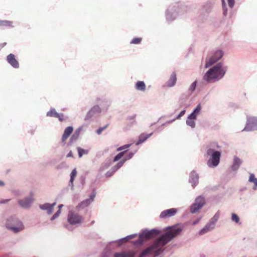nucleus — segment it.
<instances>
[{
  "instance_id": "4d7b16f0",
  "label": "nucleus",
  "mask_w": 257,
  "mask_h": 257,
  "mask_svg": "<svg viewBox=\"0 0 257 257\" xmlns=\"http://www.w3.org/2000/svg\"><path fill=\"white\" fill-rule=\"evenodd\" d=\"M66 157L67 158H70V157H73V154H72V152L71 151H70L68 153V154L67 155Z\"/></svg>"
},
{
  "instance_id": "79ce46f5",
  "label": "nucleus",
  "mask_w": 257,
  "mask_h": 257,
  "mask_svg": "<svg viewBox=\"0 0 257 257\" xmlns=\"http://www.w3.org/2000/svg\"><path fill=\"white\" fill-rule=\"evenodd\" d=\"M131 146V144H125L123 146H122L120 147H118L117 149V151H121L123 150H126L125 149H128L130 146Z\"/></svg>"
},
{
  "instance_id": "e2e57ef3",
  "label": "nucleus",
  "mask_w": 257,
  "mask_h": 257,
  "mask_svg": "<svg viewBox=\"0 0 257 257\" xmlns=\"http://www.w3.org/2000/svg\"><path fill=\"white\" fill-rule=\"evenodd\" d=\"M7 43H2L1 44H0V46H1V49L6 45Z\"/></svg>"
},
{
  "instance_id": "e433bc0d",
  "label": "nucleus",
  "mask_w": 257,
  "mask_h": 257,
  "mask_svg": "<svg viewBox=\"0 0 257 257\" xmlns=\"http://www.w3.org/2000/svg\"><path fill=\"white\" fill-rule=\"evenodd\" d=\"M231 220L236 223H238L239 222V217L236 213H232L231 214Z\"/></svg>"
},
{
  "instance_id": "aec40b11",
  "label": "nucleus",
  "mask_w": 257,
  "mask_h": 257,
  "mask_svg": "<svg viewBox=\"0 0 257 257\" xmlns=\"http://www.w3.org/2000/svg\"><path fill=\"white\" fill-rule=\"evenodd\" d=\"M241 163L242 161L238 157L234 156L233 164L231 167V170L233 171H236L239 168Z\"/></svg>"
},
{
  "instance_id": "a878e982",
  "label": "nucleus",
  "mask_w": 257,
  "mask_h": 257,
  "mask_svg": "<svg viewBox=\"0 0 257 257\" xmlns=\"http://www.w3.org/2000/svg\"><path fill=\"white\" fill-rule=\"evenodd\" d=\"M81 130L82 128L81 127H79L75 131L74 133L73 134V135L70 138L69 141L70 143H73V142L76 141V140L78 139L79 137Z\"/></svg>"
},
{
  "instance_id": "4468645a",
  "label": "nucleus",
  "mask_w": 257,
  "mask_h": 257,
  "mask_svg": "<svg viewBox=\"0 0 257 257\" xmlns=\"http://www.w3.org/2000/svg\"><path fill=\"white\" fill-rule=\"evenodd\" d=\"M177 212V209L175 208L165 210L162 211L160 214V218L165 219L174 216Z\"/></svg>"
},
{
  "instance_id": "ddd939ff",
  "label": "nucleus",
  "mask_w": 257,
  "mask_h": 257,
  "mask_svg": "<svg viewBox=\"0 0 257 257\" xmlns=\"http://www.w3.org/2000/svg\"><path fill=\"white\" fill-rule=\"evenodd\" d=\"M101 111V109L98 105H94L87 113L85 117V120H87L90 119L93 116L99 114Z\"/></svg>"
},
{
  "instance_id": "423d86ee",
  "label": "nucleus",
  "mask_w": 257,
  "mask_h": 257,
  "mask_svg": "<svg viewBox=\"0 0 257 257\" xmlns=\"http://www.w3.org/2000/svg\"><path fill=\"white\" fill-rule=\"evenodd\" d=\"M84 220L83 216L78 213L70 210L67 215V221L70 225H77L82 224Z\"/></svg>"
},
{
  "instance_id": "cd10ccee",
  "label": "nucleus",
  "mask_w": 257,
  "mask_h": 257,
  "mask_svg": "<svg viewBox=\"0 0 257 257\" xmlns=\"http://www.w3.org/2000/svg\"><path fill=\"white\" fill-rule=\"evenodd\" d=\"M39 208L43 210H47V213L49 215L53 213L52 207H50V204L49 203H45L43 204L39 205Z\"/></svg>"
},
{
  "instance_id": "2eb2a0df",
  "label": "nucleus",
  "mask_w": 257,
  "mask_h": 257,
  "mask_svg": "<svg viewBox=\"0 0 257 257\" xmlns=\"http://www.w3.org/2000/svg\"><path fill=\"white\" fill-rule=\"evenodd\" d=\"M137 236V234H133L127 235L122 238L117 239L116 240L111 241L109 243V244L112 243H116L118 246L121 245L124 242H127L130 239L135 238Z\"/></svg>"
},
{
  "instance_id": "052dcab7",
  "label": "nucleus",
  "mask_w": 257,
  "mask_h": 257,
  "mask_svg": "<svg viewBox=\"0 0 257 257\" xmlns=\"http://www.w3.org/2000/svg\"><path fill=\"white\" fill-rule=\"evenodd\" d=\"M69 186L71 187V189H73V182H72L71 183V180L70 179L69 182Z\"/></svg>"
},
{
  "instance_id": "f03ea898",
  "label": "nucleus",
  "mask_w": 257,
  "mask_h": 257,
  "mask_svg": "<svg viewBox=\"0 0 257 257\" xmlns=\"http://www.w3.org/2000/svg\"><path fill=\"white\" fill-rule=\"evenodd\" d=\"M227 70V66L220 62L206 71L203 76V80L208 83L218 82L223 78Z\"/></svg>"
},
{
  "instance_id": "49530a36",
  "label": "nucleus",
  "mask_w": 257,
  "mask_h": 257,
  "mask_svg": "<svg viewBox=\"0 0 257 257\" xmlns=\"http://www.w3.org/2000/svg\"><path fill=\"white\" fill-rule=\"evenodd\" d=\"M63 117L64 115L63 113H58L57 116H56V118H58L60 121L62 122L64 120Z\"/></svg>"
},
{
  "instance_id": "412c9836",
  "label": "nucleus",
  "mask_w": 257,
  "mask_h": 257,
  "mask_svg": "<svg viewBox=\"0 0 257 257\" xmlns=\"http://www.w3.org/2000/svg\"><path fill=\"white\" fill-rule=\"evenodd\" d=\"M214 4V3L212 1H207L203 6V11L207 14L210 13L213 9Z\"/></svg>"
},
{
  "instance_id": "37998d69",
  "label": "nucleus",
  "mask_w": 257,
  "mask_h": 257,
  "mask_svg": "<svg viewBox=\"0 0 257 257\" xmlns=\"http://www.w3.org/2000/svg\"><path fill=\"white\" fill-rule=\"evenodd\" d=\"M108 126V124H106L105 126L103 127H100L98 130L96 131V133L98 135H100L101 134L103 131L105 130Z\"/></svg>"
},
{
  "instance_id": "864d4df0",
  "label": "nucleus",
  "mask_w": 257,
  "mask_h": 257,
  "mask_svg": "<svg viewBox=\"0 0 257 257\" xmlns=\"http://www.w3.org/2000/svg\"><path fill=\"white\" fill-rule=\"evenodd\" d=\"M126 152H127V150H124V151H121V152H120V153H118V154L119 155L120 157L121 158H122V157L124 156V154H125Z\"/></svg>"
},
{
  "instance_id": "7ed1b4c3",
  "label": "nucleus",
  "mask_w": 257,
  "mask_h": 257,
  "mask_svg": "<svg viewBox=\"0 0 257 257\" xmlns=\"http://www.w3.org/2000/svg\"><path fill=\"white\" fill-rule=\"evenodd\" d=\"M186 11V7L183 3H176L170 5L166 11V18L168 22H172L182 15Z\"/></svg>"
},
{
  "instance_id": "20e7f679",
  "label": "nucleus",
  "mask_w": 257,
  "mask_h": 257,
  "mask_svg": "<svg viewBox=\"0 0 257 257\" xmlns=\"http://www.w3.org/2000/svg\"><path fill=\"white\" fill-rule=\"evenodd\" d=\"M6 227L15 233H18L25 229L23 223L16 215H12L7 219Z\"/></svg>"
},
{
  "instance_id": "de8ad7c7",
  "label": "nucleus",
  "mask_w": 257,
  "mask_h": 257,
  "mask_svg": "<svg viewBox=\"0 0 257 257\" xmlns=\"http://www.w3.org/2000/svg\"><path fill=\"white\" fill-rule=\"evenodd\" d=\"M219 216H220L219 211H217V212L214 214V215L212 217L214 219H215L216 221H217V220L219 219Z\"/></svg>"
},
{
  "instance_id": "c9c22d12",
  "label": "nucleus",
  "mask_w": 257,
  "mask_h": 257,
  "mask_svg": "<svg viewBox=\"0 0 257 257\" xmlns=\"http://www.w3.org/2000/svg\"><path fill=\"white\" fill-rule=\"evenodd\" d=\"M108 245L106 246V249L104 250L101 253L100 257H109L110 253V249H108Z\"/></svg>"
},
{
  "instance_id": "5701e85b",
  "label": "nucleus",
  "mask_w": 257,
  "mask_h": 257,
  "mask_svg": "<svg viewBox=\"0 0 257 257\" xmlns=\"http://www.w3.org/2000/svg\"><path fill=\"white\" fill-rule=\"evenodd\" d=\"M215 228V226L208 222L205 226L202 228L199 232V234L202 235L210 231Z\"/></svg>"
},
{
  "instance_id": "bf43d9fd",
  "label": "nucleus",
  "mask_w": 257,
  "mask_h": 257,
  "mask_svg": "<svg viewBox=\"0 0 257 257\" xmlns=\"http://www.w3.org/2000/svg\"><path fill=\"white\" fill-rule=\"evenodd\" d=\"M56 202H54L52 204H50V207H52V210L53 211L54 207L56 205Z\"/></svg>"
},
{
  "instance_id": "c03bdc74",
  "label": "nucleus",
  "mask_w": 257,
  "mask_h": 257,
  "mask_svg": "<svg viewBox=\"0 0 257 257\" xmlns=\"http://www.w3.org/2000/svg\"><path fill=\"white\" fill-rule=\"evenodd\" d=\"M228 6L230 8L232 9L233 8L235 4L234 0H227Z\"/></svg>"
},
{
  "instance_id": "b1692460",
  "label": "nucleus",
  "mask_w": 257,
  "mask_h": 257,
  "mask_svg": "<svg viewBox=\"0 0 257 257\" xmlns=\"http://www.w3.org/2000/svg\"><path fill=\"white\" fill-rule=\"evenodd\" d=\"M177 81L176 74L175 72H173L171 75L170 78L167 82V86L168 87H173Z\"/></svg>"
},
{
  "instance_id": "0eeeda50",
  "label": "nucleus",
  "mask_w": 257,
  "mask_h": 257,
  "mask_svg": "<svg viewBox=\"0 0 257 257\" xmlns=\"http://www.w3.org/2000/svg\"><path fill=\"white\" fill-rule=\"evenodd\" d=\"M257 131V116L247 115L244 128L242 131L254 132Z\"/></svg>"
},
{
  "instance_id": "5fc2aeb1",
  "label": "nucleus",
  "mask_w": 257,
  "mask_h": 257,
  "mask_svg": "<svg viewBox=\"0 0 257 257\" xmlns=\"http://www.w3.org/2000/svg\"><path fill=\"white\" fill-rule=\"evenodd\" d=\"M61 213V210H58L54 214V215L56 217V218L57 217H59V216L60 215Z\"/></svg>"
},
{
  "instance_id": "4be33fe9",
  "label": "nucleus",
  "mask_w": 257,
  "mask_h": 257,
  "mask_svg": "<svg viewBox=\"0 0 257 257\" xmlns=\"http://www.w3.org/2000/svg\"><path fill=\"white\" fill-rule=\"evenodd\" d=\"M73 131V128L71 126L67 127L64 132L62 137V141L65 142L72 134Z\"/></svg>"
},
{
  "instance_id": "f8f14e48",
  "label": "nucleus",
  "mask_w": 257,
  "mask_h": 257,
  "mask_svg": "<svg viewBox=\"0 0 257 257\" xmlns=\"http://www.w3.org/2000/svg\"><path fill=\"white\" fill-rule=\"evenodd\" d=\"M96 196V192L95 191H93L90 195L89 198H87L82 202H81L79 204L77 205L76 208L77 209L79 210L81 208H84L88 205H89L94 200V198Z\"/></svg>"
},
{
  "instance_id": "f704fd0d",
  "label": "nucleus",
  "mask_w": 257,
  "mask_h": 257,
  "mask_svg": "<svg viewBox=\"0 0 257 257\" xmlns=\"http://www.w3.org/2000/svg\"><path fill=\"white\" fill-rule=\"evenodd\" d=\"M125 163V160L124 161L123 159L121 160L119 162H118L115 166L112 167L114 170L116 171L119 169H120L123 165Z\"/></svg>"
},
{
  "instance_id": "c85d7f7f",
  "label": "nucleus",
  "mask_w": 257,
  "mask_h": 257,
  "mask_svg": "<svg viewBox=\"0 0 257 257\" xmlns=\"http://www.w3.org/2000/svg\"><path fill=\"white\" fill-rule=\"evenodd\" d=\"M248 181L253 183L252 189L253 190H256L257 189V178H255L254 174H250L248 178Z\"/></svg>"
},
{
  "instance_id": "8fccbe9b",
  "label": "nucleus",
  "mask_w": 257,
  "mask_h": 257,
  "mask_svg": "<svg viewBox=\"0 0 257 257\" xmlns=\"http://www.w3.org/2000/svg\"><path fill=\"white\" fill-rule=\"evenodd\" d=\"M216 222H217V221H216L215 219H214L213 217H212L210 219L209 222L215 226V224H216Z\"/></svg>"
},
{
  "instance_id": "c756f323",
  "label": "nucleus",
  "mask_w": 257,
  "mask_h": 257,
  "mask_svg": "<svg viewBox=\"0 0 257 257\" xmlns=\"http://www.w3.org/2000/svg\"><path fill=\"white\" fill-rule=\"evenodd\" d=\"M13 22L8 20H0V27H10L13 28Z\"/></svg>"
},
{
  "instance_id": "3c124183",
  "label": "nucleus",
  "mask_w": 257,
  "mask_h": 257,
  "mask_svg": "<svg viewBox=\"0 0 257 257\" xmlns=\"http://www.w3.org/2000/svg\"><path fill=\"white\" fill-rule=\"evenodd\" d=\"M136 115L135 114V115H131V116H128L127 117V119L130 121H133L134 120L135 117H136Z\"/></svg>"
},
{
  "instance_id": "0e129e2a",
  "label": "nucleus",
  "mask_w": 257,
  "mask_h": 257,
  "mask_svg": "<svg viewBox=\"0 0 257 257\" xmlns=\"http://www.w3.org/2000/svg\"><path fill=\"white\" fill-rule=\"evenodd\" d=\"M5 185V183L3 181L0 180V186H4Z\"/></svg>"
},
{
  "instance_id": "dca6fc26",
  "label": "nucleus",
  "mask_w": 257,
  "mask_h": 257,
  "mask_svg": "<svg viewBox=\"0 0 257 257\" xmlns=\"http://www.w3.org/2000/svg\"><path fill=\"white\" fill-rule=\"evenodd\" d=\"M136 255V252L135 251H123L114 253L113 257H135Z\"/></svg>"
},
{
  "instance_id": "a211bd4d",
  "label": "nucleus",
  "mask_w": 257,
  "mask_h": 257,
  "mask_svg": "<svg viewBox=\"0 0 257 257\" xmlns=\"http://www.w3.org/2000/svg\"><path fill=\"white\" fill-rule=\"evenodd\" d=\"M189 182L193 188L196 186L199 183L198 174L194 171H192L190 174Z\"/></svg>"
},
{
  "instance_id": "473e14b6",
  "label": "nucleus",
  "mask_w": 257,
  "mask_h": 257,
  "mask_svg": "<svg viewBox=\"0 0 257 257\" xmlns=\"http://www.w3.org/2000/svg\"><path fill=\"white\" fill-rule=\"evenodd\" d=\"M196 86H197V81H194L190 85V86L188 90V94H191L195 90Z\"/></svg>"
},
{
  "instance_id": "f257e3e1",
  "label": "nucleus",
  "mask_w": 257,
  "mask_h": 257,
  "mask_svg": "<svg viewBox=\"0 0 257 257\" xmlns=\"http://www.w3.org/2000/svg\"><path fill=\"white\" fill-rule=\"evenodd\" d=\"M182 231V228L178 227L177 225L168 226L163 229L162 232L157 228L151 230L145 229L142 230L138 239L133 241V243L137 246H140L146 240L155 238L160 235L152 243L142 250L139 255V257H157L163 252L164 246L180 234Z\"/></svg>"
},
{
  "instance_id": "72a5a7b5",
  "label": "nucleus",
  "mask_w": 257,
  "mask_h": 257,
  "mask_svg": "<svg viewBox=\"0 0 257 257\" xmlns=\"http://www.w3.org/2000/svg\"><path fill=\"white\" fill-rule=\"evenodd\" d=\"M223 15L226 17L227 15V8L225 0H221Z\"/></svg>"
},
{
  "instance_id": "603ef678",
  "label": "nucleus",
  "mask_w": 257,
  "mask_h": 257,
  "mask_svg": "<svg viewBox=\"0 0 257 257\" xmlns=\"http://www.w3.org/2000/svg\"><path fill=\"white\" fill-rule=\"evenodd\" d=\"M10 200V199H0V204H6Z\"/></svg>"
},
{
  "instance_id": "bb28decb",
  "label": "nucleus",
  "mask_w": 257,
  "mask_h": 257,
  "mask_svg": "<svg viewBox=\"0 0 257 257\" xmlns=\"http://www.w3.org/2000/svg\"><path fill=\"white\" fill-rule=\"evenodd\" d=\"M135 88L136 90L144 92L146 89V85L143 81H138L136 83Z\"/></svg>"
},
{
  "instance_id": "ea45409f",
  "label": "nucleus",
  "mask_w": 257,
  "mask_h": 257,
  "mask_svg": "<svg viewBox=\"0 0 257 257\" xmlns=\"http://www.w3.org/2000/svg\"><path fill=\"white\" fill-rule=\"evenodd\" d=\"M77 175V171L76 169H74L71 174H70V180H71V183L72 182H73L75 178L76 177Z\"/></svg>"
},
{
  "instance_id": "6ab92c4d",
  "label": "nucleus",
  "mask_w": 257,
  "mask_h": 257,
  "mask_svg": "<svg viewBox=\"0 0 257 257\" xmlns=\"http://www.w3.org/2000/svg\"><path fill=\"white\" fill-rule=\"evenodd\" d=\"M112 163V159L111 158H107L105 161L102 163L100 167L99 172L101 173L108 169Z\"/></svg>"
},
{
  "instance_id": "6e6d98bb",
  "label": "nucleus",
  "mask_w": 257,
  "mask_h": 257,
  "mask_svg": "<svg viewBox=\"0 0 257 257\" xmlns=\"http://www.w3.org/2000/svg\"><path fill=\"white\" fill-rule=\"evenodd\" d=\"M65 227L68 230H70V231H72L73 230V228L71 226H70V225H65Z\"/></svg>"
},
{
  "instance_id": "9b49d317",
  "label": "nucleus",
  "mask_w": 257,
  "mask_h": 257,
  "mask_svg": "<svg viewBox=\"0 0 257 257\" xmlns=\"http://www.w3.org/2000/svg\"><path fill=\"white\" fill-rule=\"evenodd\" d=\"M33 200L34 199L32 197H26L23 199H18V203L22 208L28 209L31 207Z\"/></svg>"
},
{
  "instance_id": "774afa93",
  "label": "nucleus",
  "mask_w": 257,
  "mask_h": 257,
  "mask_svg": "<svg viewBox=\"0 0 257 257\" xmlns=\"http://www.w3.org/2000/svg\"><path fill=\"white\" fill-rule=\"evenodd\" d=\"M166 124H166V122H165V123H164L163 124H162V126H164V125H166Z\"/></svg>"
},
{
  "instance_id": "7c9ffc66",
  "label": "nucleus",
  "mask_w": 257,
  "mask_h": 257,
  "mask_svg": "<svg viewBox=\"0 0 257 257\" xmlns=\"http://www.w3.org/2000/svg\"><path fill=\"white\" fill-rule=\"evenodd\" d=\"M58 114V113L56 112L55 108H51L50 110L47 112L46 116L48 117H56Z\"/></svg>"
},
{
  "instance_id": "a18cd8bd",
  "label": "nucleus",
  "mask_w": 257,
  "mask_h": 257,
  "mask_svg": "<svg viewBox=\"0 0 257 257\" xmlns=\"http://www.w3.org/2000/svg\"><path fill=\"white\" fill-rule=\"evenodd\" d=\"M186 110L184 109L182 110L179 114L177 116V117L175 118L176 119H180V118L184 115L185 113Z\"/></svg>"
},
{
  "instance_id": "393cba45",
  "label": "nucleus",
  "mask_w": 257,
  "mask_h": 257,
  "mask_svg": "<svg viewBox=\"0 0 257 257\" xmlns=\"http://www.w3.org/2000/svg\"><path fill=\"white\" fill-rule=\"evenodd\" d=\"M153 134V133H151L149 134H145L144 133L141 134L139 137L138 141L136 142V145H139L145 142L148 138L152 136Z\"/></svg>"
},
{
  "instance_id": "9d476101",
  "label": "nucleus",
  "mask_w": 257,
  "mask_h": 257,
  "mask_svg": "<svg viewBox=\"0 0 257 257\" xmlns=\"http://www.w3.org/2000/svg\"><path fill=\"white\" fill-rule=\"evenodd\" d=\"M205 200L203 196H199L196 198L194 202L190 207L191 213H195L199 210L205 204Z\"/></svg>"
},
{
  "instance_id": "1a4fd4ad",
  "label": "nucleus",
  "mask_w": 257,
  "mask_h": 257,
  "mask_svg": "<svg viewBox=\"0 0 257 257\" xmlns=\"http://www.w3.org/2000/svg\"><path fill=\"white\" fill-rule=\"evenodd\" d=\"M201 110V106L199 103L187 117L186 120V124L187 125L191 127L192 128L195 127V122L194 120L196 119L197 115L200 113Z\"/></svg>"
},
{
  "instance_id": "680f3d73",
  "label": "nucleus",
  "mask_w": 257,
  "mask_h": 257,
  "mask_svg": "<svg viewBox=\"0 0 257 257\" xmlns=\"http://www.w3.org/2000/svg\"><path fill=\"white\" fill-rule=\"evenodd\" d=\"M56 219V217L53 215L50 218V220L53 221Z\"/></svg>"
},
{
  "instance_id": "338daca9",
  "label": "nucleus",
  "mask_w": 257,
  "mask_h": 257,
  "mask_svg": "<svg viewBox=\"0 0 257 257\" xmlns=\"http://www.w3.org/2000/svg\"><path fill=\"white\" fill-rule=\"evenodd\" d=\"M30 195H31V197H32L33 195V192H31Z\"/></svg>"
},
{
  "instance_id": "4c0bfd02",
  "label": "nucleus",
  "mask_w": 257,
  "mask_h": 257,
  "mask_svg": "<svg viewBox=\"0 0 257 257\" xmlns=\"http://www.w3.org/2000/svg\"><path fill=\"white\" fill-rule=\"evenodd\" d=\"M115 172L116 171L114 169L111 167V169L105 174V176L106 177H110L112 176Z\"/></svg>"
},
{
  "instance_id": "a19ab883",
  "label": "nucleus",
  "mask_w": 257,
  "mask_h": 257,
  "mask_svg": "<svg viewBox=\"0 0 257 257\" xmlns=\"http://www.w3.org/2000/svg\"><path fill=\"white\" fill-rule=\"evenodd\" d=\"M142 39L141 38H134L131 41V44H139L141 43Z\"/></svg>"
},
{
  "instance_id": "69168bd1",
  "label": "nucleus",
  "mask_w": 257,
  "mask_h": 257,
  "mask_svg": "<svg viewBox=\"0 0 257 257\" xmlns=\"http://www.w3.org/2000/svg\"><path fill=\"white\" fill-rule=\"evenodd\" d=\"M63 204H60L58 206V210H61V208L63 207Z\"/></svg>"
},
{
  "instance_id": "58836bf2",
  "label": "nucleus",
  "mask_w": 257,
  "mask_h": 257,
  "mask_svg": "<svg viewBox=\"0 0 257 257\" xmlns=\"http://www.w3.org/2000/svg\"><path fill=\"white\" fill-rule=\"evenodd\" d=\"M135 152H130L128 154L126 155L122 159L124 161L125 160V162L126 161L132 159L134 155H135Z\"/></svg>"
},
{
  "instance_id": "f3484780",
  "label": "nucleus",
  "mask_w": 257,
  "mask_h": 257,
  "mask_svg": "<svg viewBox=\"0 0 257 257\" xmlns=\"http://www.w3.org/2000/svg\"><path fill=\"white\" fill-rule=\"evenodd\" d=\"M7 61L14 68L19 67V63L16 60L15 56L13 54H10L7 57Z\"/></svg>"
},
{
  "instance_id": "39448f33",
  "label": "nucleus",
  "mask_w": 257,
  "mask_h": 257,
  "mask_svg": "<svg viewBox=\"0 0 257 257\" xmlns=\"http://www.w3.org/2000/svg\"><path fill=\"white\" fill-rule=\"evenodd\" d=\"M207 154L210 156L207 161V165L210 168H215L218 166L220 162L221 153L218 151H214L212 149H208Z\"/></svg>"
},
{
  "instance_id": "13d9d810",
  "label": "nucleus",
  "mask_w": 257,
  "mask_h": 257,
  "mask_svg": "<svg viewBox=\"0 0 257 257\" xmlns=\"http://www.w3.org/2000/svg\"><path fill=\"white\" fill-rule=\"evenodd\" d=\"M176 120L175 118H174L173 119H171V120H168L166 122V124H170V123H171L172 122H173V121H174L175 120Z\"/></svg>"
},
{
  "instance_id": "09e8293b",
  "label": "nucleus",
  "mask_w": 257,
  "mask_h": 257,
  "mask_svg": "<svg viewBox=\"0 0 257 257\" xmlns=\"http://www.w3.org/2000/svg\"><path fill=\"white\" fill-rule=\"evenodd\" d=\"M121 158L120 157L119 155L118 154H117L113 158V160H112V162H115L119 160Z\"/></svg>"
},
{
  "instance_id": "2f4dec72",
  "label": "nucleus",
  "mask_w": 257,
  "mask_h": 257,
  "mask_svg": "<svg viewBox=\"0 0 257 257\" xmlns=\"http://www.w3.org/2000/svg\"><path fill=\"white\" fill-rule=\"evenodd\" d=\"M77 150L78 151V156L79 158L82 157L83 155L88 154L89 153V151L88 150H85L79 147L77 148Z\"/></svg>"
},
{
  "instance_id": "6e6552de",
  "label": "nucleus",
  "mask_w": 257,
  "mask_h": 257,
  "mask_svg": "<svg viewBox=\"0 0 257 257\" xmlns=\"http://www.w3.org/2000/svg\"><path fill=\"white\" fill-rule=\"evenodd\" d=\"M224 52L221 49H217L215 50L212 56L209 58L208 60H206L205 68H208L217 61L222 58L224 55Z\"/></svg>"
}]
</instances>
